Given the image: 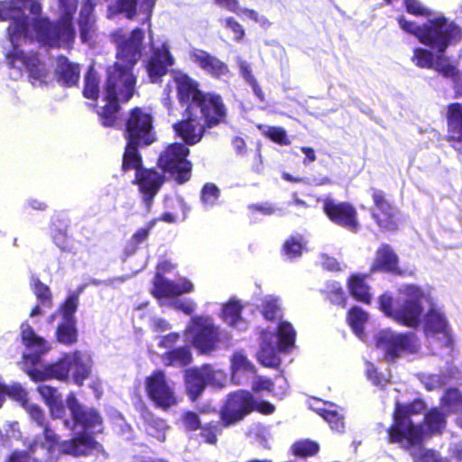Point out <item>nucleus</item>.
I'll return each instance as SVG.
<instances>
[{
	"label": "nucleus",
	"instance_id": "79ce46f5",
	"mask_svg": "<svg viewBox=\"0 0 462 462\" xmlns=\"http://www.w3.org/2000/svg\"><path fill=\"white\" fill-rule=\"evenodd\" d=\"M277 338L280 351L287 353L292 349L295 345L296 331L290 322L281 321L278 324Z\"/></svg>",
	"mask_w": 462,
	"mask_h": 462
},
{
	"label": "nucleus",
	"instance_id": "4468645a",
	"mask_svg": "<svg viewBox=\"0 0 462 462\" xmlns=\"http://www.w3.org/2000/svg\"><path fill=\"white\" fill-rule=\"evenodd\" d=\"M322 208L326 217L335 225L353 233L360 229L358 214L352 203L326 197L322 199Z\"/></svg>",
	"mask_w": 462,
	"mask_h": 462
},
{
	"label": "nucleus",
	"instance_id": "6e6d98bb",
	"mask_svg": "<svg viewBox=\"0 0 462 462\" xmlns=\"http://www.w3.org/2000/svg\"><path fill=\"white\" fill-rule=\"evenodd\" d=\"M221 191L219 188L212 182L205 183L200 190L199 199L206 209L213 208L219 204Z\"/></svg>",
	"mask_w": 462,
	"mask_h": 462
},
{
	"label": "nucleus",
	"instance_id": "3c124183",
	"mask_svg": "<svg viewBox=\"0 0 462 462\" xmlns=\"http://www.w3.org/2000/svg\"><path fill=\"white\" fill-rule=\"evenodd\" d=\"M440 405L448 413H455L462 408V392L456 387L448 388L440 398Z\"/></svg>",
	"mask_w": 462,
	"mask_h": 462
},
{
	"label": "nucleus",
	"instance_id": "e2e57ef3",
	"mask_svg": "<svg viewBox=\"0 0 462 462\" xmlns=\"http://www.w3.org/2000/svg\"><path fill=\"white\" fill-rule=\"evenodd\" d=\"M243 306L239 300H229L222 310V316L226 322L231 326L236 325L241 320Z\"/></svg>",
	"mask_w": 462,
	"mask_h": 462
},
{
	"label": "nucleus",
	"instance_id": "09e8293b",
	"mask_svg": "<svg viewBox=\"0 0 462 462\" xmlns=\"http://www.w3.org/2000/svg\"><path fill=\"white\" fill-rule=\"evenodd\" d=\"M319 444L310 439L296 440L291 446V454L300 458L314 457L319 452Z\"/></svg>",
	"mask_w": 462,
	"mask_h": 462
},
{
	"label": "nucleus",
	"instance_id": "603ef678",
	"mask_svg": "<svg viewBox=\"0 0 462 462\" xmlns=\"http://www.w3.org/2000/svg\"><path fill=\"white\" fill-rule=\"evenodd\" d=\"M232 368H233V379H237V383H240L239 377L244 374L251 375L255 374V367L247 359V357L240 353L236 352L232 356Z\"/></svg>",
	"mask_w": 462,
	"mask_h": 462
},
{
	"label": "nucleus",
	"instance_id": "f257e3e1",
	"mask_svg": "<svg viewBox=\"0 0 462 462\" xmlns=\"http://www.w3.org/2000/svg\"><path fill=\"white\" fill-rule=\"evenodd\" d=\"M25 8L31 14H40L42 7L39 0H10L0 1V22L9 21L6 35L12 44V51L6 54L10 68L20 61L27 69L30 78L41 80L47 75L44 64L37 52L25 53L19 49L18 41L23 39L32 42L30 29V19L25 14Z\"/></svg>",
	"mask_w": 462,
	"mask_h": 462
},
{
	"label": "nucleus",
	"instance_id": "412c9836",
	"mask_svg": "<svg viewBox=\"0 0 462 462\" xmlns=\"http://www.w3.org/2000/svg\"><path fill=\"white\" fill-rule=\"evenodd\" d=\"M213 375L209 365L191 367L184 371L185 392L190 401L196 402L201 396Z\"/></svg>",
	"mask_w": 462,
	"mask_h": 462
},
{
	"label": "nucleus",
	"instance_id": "a211bd4d",
	"mask_svg": "<svg viewBox=\"0 0 462 462\" xmlns=\"http://www.w3.org/2000/svg\"><path fill=\"white\" fill-rule=\"evenodd\" d=\"M430 48L416 47L411 58L412 63L420 69H435L444 77L453 76L456 68L443 56Z\"/></svg>",
	"mask_w": 462,
	"mask_h": 462
},
{
	"label": "nucleus",
	"instance_id": "8fccbe9b",
	"mask_svg": "<svg viewBox=\"0 0 462 462\" xmlns=\"http://www.w3.org/2000/svg\"><path fill=\"white\" fill-rule=\"evenodd\" d=\"M256 356L259 363L265 367L278 368L281 365V357L276 348L269 342L261 346Z\"/></svg>",
	"mask_w": 462,
	"mask_h": 462
},
{
	"label": "nucleus",
	"instance_id": "de8ad7c7",
	"mask_svg": "<svg viewBox=\"0 0 462 462\" xmlns=\"http://www.w3.org/2000/svg\"><path fill=\"white\" fill-rule=\"evenodd\" d=\"M427 409L426 402L421 399H414L408 403L397 402L393 412L406 420H411V416L424 413Z\"/></svg>",
	"mask_w": 462,
	"mask_h": 462
},
{
	"label": "nucleus",
	"instance_id": "2eb2a0df",
	"mask_svg": "<svg viewBox=\"0 0 462 462\" xmlns=\"http://www.w3.org/2000/svg\"><path fill=\"white\" fill-rule=\"evenodd\" d=\"M194 111L208 128H213L226 122L227 108L222 97L216 92H206L195 105Z\"/></svg>",
	"mask_w": 462,
	"mask_h": 462
},
{
	"label": "nucleus",
	"instance_id": "473e14b6",
	"mask_svg": "<svg viewBox=\"0 0 462 462\" xmlns=\"http://www.w3.org/2000/svg\"><path fill=\"white\" fill-rule=\"evenodd\" d=\"M149 145L150 144L137 142L125 141V150L122 157V171L127 172L131 170H134L135 172H137L139 170H143V157L139 150Z\"/></svg>",
	"mask_w": 462,
	"mask_h": 462
},
{
	"label": "nucleus",
	"instance_id": "bf43d9fd",
	"mask_svg": "<svg viewBox=\"0 0 462 462\" xmlns=\"http://www.w3.org/2000/svg\"><path fill=\"white\" fill-rule=\"evenodd\" d=\"M324 294L326 300H328L330 303L340 306L342 308H346L347 298L339 282H333L328 283L327 285L326 291H324Z\"/></svg>",
	"mask_w": 462,
	"mask_h": 462
},
{
	"label": "nucleus",
	"instance_id": "864d4df0",
	"mask_svg": "<svg viewBox=\"0 0 462 462\" xmlns=\"http://www.w3.org/2000/svg\"><path fill=\"white\" fill-rule=\"evenodd\" d=\"M251 388L254 393L267 392L278 398H282L286 393L285 386L281 385L279 389H276L275 383L272 379L262 375L256 376Z\"/></svg>",
	"mask_w": 462,
	"mask_h": 462
},
{
	"label": "nucleus",
	"instance_id": "6e6552de",
	"mask_svg": "<svg viewBox=\"0 0 462 462\" xmlns=\"http://www.w3.org/2000/svg\"><path fill=\"white\" fill-rule=\"evenodd\" d=\"M184 332L191 336L190 342L199 354H210L217 348L222 340L221 330L208 316L191 317Z\"/></svg>",
	"mask_w": 462,
	"mask_h": 462
},
{
	"label": "nucleus",
	"instance_id": "a18cd8bd",
	"mask_svg": "<svg viewBox=\"0 0 462 462\" xmlns=\"http://www.w3.org/2000/svg\"><path fill=\"white\" fill-rule=\"evenodd\" d=\"M49 377L67 382L71 370L70 354H65L56 362L48 364Z\"/></svg>",
	"mask_w": 462,
	"mask_h": 462
},
{
	"label": "nucleus",
	"instance_id": "13d9d810",
	"mask_svg": "<svg viewBox=\"0 0 462 462\" xmlns=\"http://www.w3.org/2000/svg\"><path fill=\"white\" fill-rule=\"evenodd\" d=\"M257 128L262 131V134L264 137L268 138L276 144L282 146H287L291 144V140L287 134V132L282 126L264 127L263 125H259Z\"/></svg>",
	"mask_w": 462,
	"mask_h": 462
},
{
	"label": "nucleus",
	"instance_id": "dca6fc26",
	"mask_svg": "<svg viewBox=\"0 0 462 462\" xmlns=\"http://www.w3.org/2000/svg\"><path fill=\"white\" fill-rule=\"evenodd\" d=\"M183 117L172 125L176 136L180 138L185 145L199 143L208 129L199 117V113L190 107H185Z\"/></svg>",
	"mask_w": 462,
	"mask_h": 462
},
{
	"label": "nucleus",
	"instance_id": "774afa93",
	"mask_svg": "<svg viewBox=\"0 0 462 462\" xmlns=\"http://www.w3.org/2000/svg\"><path fill=\"white\" fill-rule=\"evenodd\" d=\"M318 413L329 424L333 430L342 432L345 428L344 417L335 410L320 409Z\"/></svg>",
	"mask_w": 462,
	"mask_h": 462
},
{
	"label": "nucleus",
	"instance_id": "5701e85b",
	"mask_svg": "<svg viewBox=\"0 0 462 462\" xmlns=\"http://www.w3.org/2000/svg\"><path fill=\"white\" fill-rule=\"evenodd\" d=\"M189 58L200 69L214 79H220L230 75L227 64L205 50H191Z\"/></svg>",
	"mask_w": 462,
	"mask_h": 462
},
{
	"label": "nucleus",
	"instance_id": "6ab92c4d",
	"mask_svg": "<svg viewBox=\"0 0 462 462\" xmlns=\"http://www.w3.org/2000/svg\"><path fill=\"white\" fill-rule=\"evenodd\" d=\"M165 182V175L153 168H143L135 172L133 183L138 186L143 201L151 207L154 197Z\"/></svg>",
	"mask_w": 462,
	"mask_h": 462
},
{
	"label": "nucleus",
	"instance_id": "49530a36",
	"mask_svg": "<svg viewBox=\"0 0 462 462\" xmlns=\"http://www.w3.org/2000/svg\"><path fill=\"white\" fill-rule=\"evenodd\" d=\"M368 313L359 306L351 307L346 314V321L353 332L358 337L365 334V324L368 320Z\"/></svg>",
	"mask_w": 462,
	"mask_h": 462
},
{
	"label": "nucleus",
	"instance_id": "f03ea898",
	"mask_svg": "<svg viewBox=\"0 0 462 462\" xmlns=\"http://www.w3.org/2000/svg\"><path fill=\"white\" fill-rule=\"evenodd\" d=\"M397 22L402 31L438 53H445L450 46L457 45L462 40L461 26L443 14L430 18L420 25L408 21L403 15L398 16Z\"/></svg>",
	"mask_w": 462,
	"mask_h": 462
},
{
	"label": "nucleus",
	"instance_id": "1a4fd4ad",
	"mask_svg": "<svg viewBox=\"0 0 462 462\" xmlns=\"http://www.w3.org/2000/svg\"><path fill=\"white\" fill-rule=\"evenodd\" d=\"M375 346L383 351L384 358L388 362H393L402 353L413 354L419 349L415 333H395L389 329L381 330L377 334Z\"/></svg>",
	"mask_w": 462,
	"mask_h": 462
},
{
	"label": "nucleus",
	"instance_id": "9d476101",
	"mask_svg": "<svg viewBox=\"0 0 462 462\" xmlns=\"http://www.w3.org/2000/svg\"><path fill=\"white\" fill-rule=\"evenodd\" d=\"M254 395L246 390L229 393L219 410V419L226 428L236 425L253 412Z\"/></svg>",
	"mask_w": 462,
	"mask_h": 462
},
{
	"label": "nucleus",
	"instance_id": "338daca9",
	"mask_svg": "<svg viewBox=\"0 0 462 462\" xmlns=\"http://www.w3.org/2000/svg\"><path fill=\"white\" fill-rule=\"evenodd\" d=\"M180 423L186 432H195L202 424L199 415L194 411H184L180 417Z\"/></svg>",
	"mask_w": 462,
	"mask_h": 462
},
{
	"label": "nucleus",
	"instance_id": "39448f33",
	"mask_svg": "<svg viewBox=\"0 0 462 462\" xmlns=\"http://www.w3.org/2000/svg\"><path fill=\"white\" fill-rule=\"evenodd\" d=\"M34 14L35 18L30 22L32 26V42L36 40L40 44L49 48H60L64 44H69L74 42L75 30L70 24L66 23L61 19L51 21L46 16Z\"/></svg>",
	"mask_w": 462,
	"mask_h": 462
},
{
	"label": "nucleus",
	"instance_id": "c03bdc74",
	"mask_svg": "<svg viewBox=\"0 0 462 462\" xmlns=\"http://www.w3.org/2000/svg\"><path fill=\"white\" fill-rule=\"evenodd\" d=\"M82 94L85 98L97 101L100 94V78L93 67H89L84 75Z\"/></svg>",
	"mask_w": 462,
	"mask_h": 462
},
{
	"label": "nucleus",
	"instance_id": "0eeeda50",
	"mask_svg": "<svg viewBox=\"0 0 462 462\" xmlns=\"http://www.w3.org/2000/svg\"><path fill=\"white\" fill-rule=\"evenodd\" d=\"M134 68L115 61L106 69V77L104 86L106 98L120 100L123 104L129 102L136 92L137 78Z\"/></svg>",
	"mask_w": 462,
	"mask_h": 462
},
{
	"label": "nucleus",
	"instance_id": "052dcab7",
	"mask_svg": "<svg viewBox=\"0 0 462 462\" xmlns=\"http://www.w3.org/2000/svg\"><path fill=\"white\" fill-rule=\"evenodd\" d=\"M32 288L40 303L45 308L52 307V293L48 285L38 278H32Z\"/></svg>",
	"mask_w": 462,
	"mask_h": 462
},
{
	"label": "nucleus",
	"instance_id": "f3484780",
	"mask_svg": "<svg viewBox=\"0 0 462 462\" xmlns=\"http://www.w3.org/2000/svg\"><path fill=\"white\" fill-rule=\"evenodd\" d=\"M389 443H406L407 447H417L422 444L421 427L412 420H406L393 412V422L387 429Z\"/></svg>",
	"mask_w": 462,
	"mask_h": 462
},
{
	"label": "nucleus",
	"instance_id": "f8f14e48",
	"mask_svg": "<svg viewBox=\"0 0 462 462\" xmlns=\"http://www.w3.org/2000/svg\"><path fill=\"white\" fill-rule=\"evenodd\" d=\"M147 397L155 407L167 411L178 403L174 389L170 385L163 370L155 369L144 379Z\"/></svg>",
	"mask_w": 462,
	"mask_h": 462
},
{
	"label": "nucleus",
	"instance_id": "4c0bfd02",
	"mask_svg": "<svg viewBox=\"0 0 462 462\" xmlns=\"http://www.w3.org/2000/svg\"><path fill=\"white\" fill-rule=\"evenodd\" d=\"M70 374L73 381L78 386H82L84 381L91 374V362L89 359H85L79 351L70 354Z\"/></svg>",
	"mask_w": 462,
	"mask_h": 462
},
{
	"label": "nucleus",
	"instance_id": "a19ab883",
	"mask_svg": "<svg viewBox=\"0 0 462 462\" xmlns=\"http://www.w3.org/2000/svg\"><path fill=\"white\" fill-rule=\"evenodd\" d=\"M214 3L218 7L226 9L237 15L244 14L247 18L255 23H264L265 22H268V20L264 16L260 17L255 10L247 7L241 8L239 0H214Z\"/></svg>",
	"mask_w": 462,
	"mask_h": 462
},
{
	"label": "nucleus",
	"instance_id": "4d7b16f0",
	"mask_svg": "<svg viewBox=\"0 0 462 462\" xmlns=\"http://www.w3.org/2000/svg\"><path fill=\"white\" fill-rule=\"evenodd\" d=\"M223 428L222 420L219 421L210 420L205 424H201L199 430V437L203 442L208 445H217V437L222 433Z\"/></svg>",
	"mask_w": 462,
	"mask_h": 462
},
{
	"label": "nucleus",
	"instance_id": "393cba45",
	"mask_svg": "<svg viewBox=\"0 0 462 462\" xmlns=\"http://www.w3.org/2000/svg\"><path fill=\"white\" fill-rule=\"evenodd\" d=\"M193 290L194 286L188 279H183L180 283H176L164 278L161 272H156L152 294L157 299H167L192 292Z\"/></svg>",
	"mask_w": 462,
	"mask_h": 462
},
{
	"label": "nucleus",
	"instance_id": "f704fd0d",
	"mask_svg": "<svg viewBox=\"0 0 462 462\" xmlns=\"http://www.w3.org/2000/svg\"><path fill=\"white\" fill-rule=\"evenodd\" d=\"M424 331L426 336L442 334L445 337H450L446 317L435 309H430L425 315Z\"/></svg>",
	"mask_w": 462,
	"mask_h": 462
},
{
	"label": "nucleus",
	"instance_id": "37998d69",
	"mask_svg": "<svg viewBox=\"0 0 462 462\" xmlns=\"http://www.w3.org/2000/svg\"><path fill=\"white\" fill-rule=\"evenodd\" d=\"M78 337L77 322L63 321L57 326L55 338L58 343L70 346L78 342Z\"/></svg>",
	"mask_w": 462,
	"mask_h": 462
},
{
	"label": "nucleus",
	"instance_id": "4be33fe9",
	"mask_svg": "<svg viewBox=\"0 0 462 462\" xmlns=\"http://www.w3.org/2000/svg\"><path fill=\"white\" fill-rule=\"evenodd\" d=\"M179 103L194 109L195 105L206 93L199 88V83L186 73H179L173 78Z\"/></svg>",
	"mask_w": 462,
	"mask_h": 462
},
{
	"label": "nucleus",
	"instance_id": "680f3d73",
	"mask_svg": "<svg viewBox=\"0 0 462 462\" xmlns=\"http://www.w3.org/2000/svg\"><path fill=\"white\" fill-rule=\"evenodd\" d=\"M447 121V139H449L451 136L455 134L453 133L454 126L457 125L462 129V105L460 103H451L448 106Z\"/></svg>",
	"mask_w": 462,
	"mask_h": 462
},
{
	"label": "nucleus",
	"instance_id": "5fc2aeb1",
	"mask_svg": "<svg viewBox=\"0 0 462 462\" xmlns=\"http://www.w3.org/2000/svg\"><path fill=\"white\" fill-rule=\"evenodd\" d=\"M260 312L268 321H275L282 317V308L279 300L273 296H266L259 305Z\"/></svg>",
	"mask_w": 462,
	"mask_h": 462
},
{
	"label": "nucleus",
	"instance_id": "9b49d317",
	"mask_svg": "<svg viewBox=\"0 0 462 462\" xmlns=\"http://www.w3.org/2000/svg\"><path fill=\"white\" fill-rule=\"evenodd\" d=\"M144 33L141 28H134L127 35L122 28L112 33L113 42L116 46V61L134 68L142 55Z\"/></svg>",
	"mask_w": 462,
	"mask_h": 462
},
{
	"label": "nucleus",
	"instance_id": "c85d7f7f",
	"mask_svg": "<svg viewBox=\"0 0 462 462\" xmlns=\"http://www.w3.org/2000/svg\"><path fill=\"white\" fill-rule=\"evenodd\" d=\"M96 5V0H83L78 20L79 36L82 42H89L95 32L96 17L94 11Z\"/></svg>",
	"mask_w": 462,
	"mask_h": 462
},
{
	"label": "nucleus",
	"instance_id": "69168bd1",
	"mask_svg": "<svg viewBox=\"0 0 462 462\" xmlns=\"http://www.w3.org/2000/svg\"><path fill=\"white\" fill-rule=\"evenodd\" d=\"M79 305V297L77 294L68 296L65 301L60 307V312L63 321L77 322L75 313Z\"/></svg>",
	"mask_w": 462,
	"mask_h": 462
},
{
	"label": "nucleus",
	"instance_id": "b1692460",
	"mask_svg": "<svg viewBox=\"0 0 462 462\" xmlns=\"http://www.w3.org/2000/svg\"><path fill=\"white\" fill-rule=\"evenodd\" d=\"M66 402L75 425L85 430H93L102 425L103 420L99 412L94 408L88 409L80 404L74 393H69Z\"/></svg>",
	"mask_w": 462,
	"mask_h": 462
},
{
	"label": "nucleus",
	"instance_id": "72a5a7b5",
	"mask_svg": "<svg viewBox=\"0 0 462 462\" xmlns=\"http://www.w3.org/2000/svg\"><path fill=\"white\" fill-rule=\"evenodd\" d=\"M157 0H143L140 11L150 20ZM138 0H116L115 8L118 14H125V17L132 20L137 14Z\"/></svg>",
	"mask_w": 462,
	"mask_h": 462
},
{
	"label": "nucleus",
	"instance_id": "c9c22d12",
	"mask_svg": "<svg viewBox=\"0 0 462 462\" xmlns=\"http://www.w3.org/2000/svg\"><path fill=\"white\" fill-rule=\"evenodd\" d=\"M145 431L151 437L156 439L160 442L166 439V430L169 429L165 420L154 416V414L147 408L142 413Z\"/></svg>",
	"mask_w": 462,
	"mask_h": 462
},
{
	"label": "nucleus",
	"instance_id": "bb28decb",
	"mask_svg": "<svg viewBox=\"0 0 462 462\" xmlns=\"http://www.w3.org/2000/svg\"><path fill=\"white\" fill-rule=\"evenodd\" d=\"M101 448V445L91 434L83 432L60 444V452L73 457L88 456L94 450Z\"/></svg>",
	"mask_w": 462,
	"mask_h": 462
},
{
	"label": "nucleus",
	"instance_id": "423d86ee",
	"mask_svg": "<svg viewBox=\"0 0 462 462\" xmlns=\"http://www.w3.org/2000/svg\"><path fill=\"white\" fill-rule=\"evenodd\" d=\"M188 145L182 143L168 144L157 159V166L168 173L179 185L191 179L193 163L188 159L189 155Z\"/></svg>",
	"mask_w": 462,
	"mask_h": 462
},
{
	"label": "nucleus",
	"instance_id": "20e7f679",
	"mask_svg": "<svg viewBox=\"0 0 462 462\" xmlns=\"http://www.w3.org/2000/svg\"><path fill=\"white\" fill-rule=\"evenodd\" d=\"M154 117L147 106H134L122 117L120 129L125 141L152 144L156 140Z\"/></svg>",
	"mask_w": 462,
	"mask_h": 462
},
{
	"label": "nucleus",
	"instance_id": "ea45409f",
	"mask_svg": "<svg viewBox=\"0 0 462 462\" xmlns=\"http://www.w3.org/2000/svg\"><path fill=\"white\" fill-rule=\"evenodd\" d=\"M306 249V241L303 236L297 234L287 237L282 245L281 253L289 260L300 258Z\"/></svg>",
	"mask_w": 462,
	"mask_h": 462
},
{
	"label": "nucleus",
	"instance_id": "aec40b11",
	"mask_svg": "<svg viewBox=\"0 0 462 462\" xmlns=\"http://www.w3.org/2000/svg\"><path fill=\"white\" fill-rule=\"evenodd\" d=\"M370 273H385L403 276L405 271L400 267V257L391 245L383 243L376 251L369 268Z\"/></svg>",
	"mask_w": 462,
	"mask_h": 462
},
{
	"label": "nucleus",
	"instance_id": "a878e982",
	"mask_svg": "<svg viewBox=\"0 0 462 462\" xmlns=\"http://www.w3.org/2000/svg\"><path fill=\"white\" fill-rule=\"evenodd\" d=\"M173 63L174 58L167 47L155 49L145 66L150 81L161 83L162 77L168 73L169 67Z\"/></svg>",
	"mask_w": 462,
	"mask_h": 462
},
{
	"label": "nucleus",
	"instance_id": "2f4dec72",
	"mask_svg": "<svg viewBox=\"0 0 462 462\" xmlns=\"http://www.w3.org/2000/svg\"><path fill=\"white\" fill-rule=\"evenodd\" d=\"M104 106L97 109L98 121L100 125L106 128H116L121 126L119 113L121 111V101L116 99L106 98L104 96Z\"/></svg>",
	"mask_w": 462,
	"mask_h": 462
},
{
	"label": "nucleus",
	"instance_id": "e433bc0d",
	"mask_svg": "<svg viewBox=\"0 0 462 462\" xmlns=\"http://www.w3.org/2000/svg\"><path fill=\"white\" fill-rule=\"evenodd\" d=\"M162 360L166 366L185 367L191 364L193 356L190 347L185 345L164 352Z\"/></svg>",
	"mask_w": 462,
	"mask_h": 462
},
{
	"label": "nucleus",
	"instance_id": "c756f323",
	"mask_svg": "<svg viewBox=\"0 0 462 462\" xmlns=\"http://www.w3.org/2000/svg\"><path fill=\"white\" fill-rule=\"evenodd\" d=\"M368 274L352 273L347 278L346 285L350 295L358 302L370 305L373 300L371 287L366 282Z\"/></svg>",
	"mask_w": 462,
	"mask_h": 462
},
{
	"label": "nucleus",
	"instance_id": "ddd939ff",
	"mask_svg": "<svg viewBox=\"0 0 462 462\" xmlns=\"http://www.w3.org/2000/svg\"><path fill=\"white\" fill-rule=\"evenodd\" d=\"M373 200L371 216L383 233H394L399 229L397 209L388 199L386 193L378 188H370Z\"/></svg>",
	"mask_w": 462,
	"mask_h": 462
},
{
	"label": "nucleus",
	"instance_id": "7ed1b4c3",
	"mask_svg": "<svg viewBox=\"0 0 462 462\" xmlns=\"http://www.w3.org/2000/svg\"><path fill=\"white\" fill-rule=\"evenodd\" d=\"M398 292L396 299L388 292L381 294L378 299L380 310L402 326L418 328L423 313L425 294L422 289L416 284H404Z\"/></svg>",
	"mask_w": 462,
	"mask_h": 462
},
{
	"label": "nucleus",
	"instance_id": "0e129e2a",
	"mask_svg": "<svg viewBox=\"0 0 462 462\" xmlns=\"http://www.w3.org/2000/svg\"><path fill=\"white\" fill-rule=\"evenodd\" d=\"M157 223V218L150 220L144 227L138 228L131 236L129 247L131 252H135L139 245L147 240L151 230Z\"/></svg>",
	"mask_w": 462,
	"mask_h": 462
},
{
	"label": "nucleus",
	"instance_id": "58836bf2",
	"mask_svg": "<svg viewBox=\"0 0 462 462\" xmlns=\"http://www.w3.org/2000/svg\"><path fill=\"white\" fill-rule=\"evenodd\" d=\"M21 338L26 347L32 348L40 354H44L50 349L47 341L37 336L27 322H23L21 326Z\"/></svg>",
	"mask_w": 462,
	"mask_h": 462
},
{
	"label": "nucleus",
	"instance_id": "cd10ccee",
	"mask_svg": "<svg viewBox=\"0 0 462 462\" xmlns=\"http://www.w3.org/2000/svg\"><path fill=\"white\" fill-rule=\"evenodd\" d=\"M448 414L439 407H431L424 412L421 427L422 441L425 438L441 435L448 424Z\"/></svg>",
	"mask_w": 462,
	"mask_h": 462
},
{
	"label": "nucleus",
	"instance_id": "7c9ffc66",
	"mask_svg": "<svg viewBox=\"0 0 462 462\" xmlns=\"http://www.w3.org/2000/svg\"><path fill=\"white\" fill-rule=\"evenodd\" d=\"M79 76L80 68L78 64L70 62L67 57L59 58L55 70L58 83L63 87L71 88L78 85Z\"/></svg>",
	"mask_w": 462,
	"mask_h": 462
}]
</instances>
